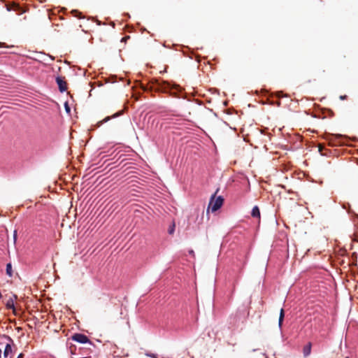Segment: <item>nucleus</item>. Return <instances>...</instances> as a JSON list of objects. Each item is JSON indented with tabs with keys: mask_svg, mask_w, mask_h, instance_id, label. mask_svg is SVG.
Segmentation results:
<instances>
[{
	"mask_svg": "<svg viewBox=\"0 0 358 358\" xmlns=\"http://www.w3.org/2000/svg\"><path fill=\"white\" fill-rule=\"evenodd\" d=\"M150 83L152 87H155L157 91L169 93L173 96L180 97L182 93V88L176 83L159 79H152Z\"/></svg>",
	"mask_w": 358,
	"mask_h": 358,
	"instance_id": "1",
	"label": "nucleus"
},
{
	"mask_svg": "<svg viewBox=\"0 0 358 358\" xmlns=\"http://www.w3.org/2000/svg\"><path fill=\"white\" fill-rule=\"evenodd\" d=\"M218 190H217L210 197V201L207 208L206 213L209 214L210 210L212 213H215L218 210L224 203V197L222 196H218L215 199V194Z\"/></svg>",
	"mask_w": 358,
	"mask_h": 358,
	"instance_id": "2",
	"label": "nucleus"
},
{
	"mask_svg": "<svg viewBox=\"0 0 358 358\" xmlns=\"http://www.w3.org/2000/svg\"><path fill=\"white\" fill-rule=\"evenodd\" d=\"M331 138H328L329 145L331 146L343 145L345 143L342 141L343 138L348 139L347 136L342 134H329Z\"/></svg>",
	"mask_w": 358,
	"mask_h": 358,
	"instance_id": "3",
	"label": "nucleus"
},
{
	"mask_svg": "<svg viewBox=\"0 0 358 358\" xmlns=\"http://www.w3.org/2000/svg\"><path fill=\"white\" fill-rule=\"evenodd\" d=\"M71 340L81 344L93 345L90 338L83 334L76 333L71 336Z\"/></svg>",
	"mask_w": 358,
	"mask_h": 358,
	"instance_id": "4",
	"label": "nucleus"
},
{
	"mask_svg": "<svg viewBox=\"0 0 358 358\" xmlns=\"http://www.w3.org/2000/svg\"><path fill=\"white\" fill-rule=\"evenodd\" d=\"M1 337L8 341L3 350V357L6 358L12 352V345H14V341L10 336L6 334L2 335Z\"/></svg>",
	"mask_w": 358,
	"mask_h": 358,
	"instance_id": "5",
	"label": "nucleus"
},
{
	"mask_svg": "<svg viewBox=\"0 0 358 358\" xmlns=\"http://www.w3.org/2000/svg\"><path fill=\"white\" fill-rule=\"evenodd\" d=\"M56 83L58 85V88L60 92L63 93L66 91V83L62 77L57 76L56 78Z\"/></svg>",
	"mask_w": 358,
	"mask_h": 358,
	"instance_id": "6",
	"label": "nucleus"
},
{
	"mask_svg": "<svg viewBox=\"0 0 358 358\" xmlns=\"http://www.w3.org/2000/svg\"><path fill=\"white\" fill-rule=\"evenodd\" d=\"M312 343L308 342L303 348V355L304 357H308L311 353Z\"/></svg>",
	"mask_w": 358,
	"mask_h": 358,
	"instance_id": "7",
	"label": "nucleus"
},
{
	"mask_svg": "<svg viewBox=\"0 0 358 358\" xmlns=\"http://www.w3.org/2000/svg\"><path fill=\"white\" fill-rule=\"evenodd\" d=\"M123 114V111L122 110H120L116 113H115L114 115H113L112 116H108L106 117H105L102 121H101V124L103 123H105V122H107L108 121H109L110 120H111L112 118H115V117H117L120 115H122Z\"/></svg>",
	"mask_w": 358,
	"mask_h": 358,
	"instance_id": "8",
	"label": "nucleus"
},
{
	"mask_svg": "<svg viewBox=\"0 0 358 358\" xmlns=\"http://www.w3.org/2000/svg\"><path fill=\"white\" fill-rule=\"evenodd\" d=\"M285 318V311L283 308L280 309L279 319H278V327L282 330V322Z\"/></svg>",
	"mask_w": 358,
	"mask_h": 358,
	"instance_id": "9",
	"label": "nucleus"
},
{
	"mask_svg": "<svg viewBox=\"0 0 358 358\" xmlns=\"http://www.w3.org/2000/svg\"><path fill=\"white\" fill-rule=\"evenodd\" d=\"M251 215L253 217H255V218H259L260 217V210H259V208L257 206H255L252 209V211H251Z\"/></svg>",
	"mask_w": 358,
	"mask_h": 358,
	"instance_id": "10",
	"label": "nucleus"
},
{
	"mask_svg": "<svg viewBox=\"0 0 358 358\" xmlns=\"http://www.w3.org/2000/svg\"><path fill=\"white\" fill-rule=\"evenodd\" d=\"M6 273L8 276H9V277L13 276L12 264L10 262H9L6 264Z\"/></svg>",
	"mask_w": 358,
	"mask_h": 358,
	"instance_id": "11",
	"label": "nucleus"
},
{
	"mask_svg": "<svg viewBox=\"0 0 358 358\" xmlns=\"http://www.w3.org/2000/svg\"><path fill=\"white\" fill-rule=\"evenodd\" d=\"M175 229H176L175 222L173 221L168 228L169 234H170V235L173 234V233L175 231Z\"/></svg>",
	"mask_w": 358,
	"mask_h": 358,
	"instance_id": "12",
	"label": "nucleus"
},
{
	"mask_svg": "<svg viewBox=\"0 0 358 358\" xmlns=\"http://www.w3.org/2000/svg\"><path fill=\"white\" fill-rule=\"evenodd\" d=\"M6 306L8 309H14L15 305L13 300L12 299H9L6 303Z\"/></svg>",
	"mask_w": 358,
	"mask_h": 358,
	"instance_id": "13",
	"label": "nucleus"
},
{
	"mask_svg": "<svg viewBox=\"0 0 358 358\" xmlns=\"http://www.w3.org/2000/svg\"><path fill=\"white\" fill-rule=\"evenodd\" d=\"M20 8V6L15 3H13V6H10V5H6V10L8 11H10L11 10H18Z\"/></svg>",
	"mask_w": 358,
	"mask_h": 358,
	"instance_id": "14",
	"label": "nucleus"
},
{
	"mask_svg": "<svg viewBox=\"0 0 358 358\" xmlns=\"http://www.w3.org/2000/svg\"><path fill=\"white\" fill-rule=\"evenodd\" d=\"M64 109H65L66 113L70 114V113H71V108H70L68 102H65L64 103Z\"/></svg>",
	"mask_w": 358,
	"mask_h": 358,
	"instance_id": "15",
	"label": "nucleus"
},
{
	"mask_svg": "<svg viewBox=\"0 0 358 358\" xmlns=\"http://www.w3.org/2000/svg\"><path fill=\"white\" fill-rule=\"evenodd\" d=\"M275 94V96L277 97H278V98H280V97H282V96H286V95H285L283 94V92H281V91L276 92Z\"/></svg>",
	"mask_w": 358,
	"mask_h": 358,
	"instance_id": "16",
	"label": "nucleus"
},
{
	"mask_svg": "<svg viewBox=\"0 0 358 358\" xmlns=\"http://www.w3.org/2000/svg\"><path fill=\"white\" fill-rule=\"evenodd\" d=\"M72 13L73 14L74 16L76 17H80V15L81 14L78 10H72Z\"/></svg>",
	"mask_w": 358,
	"mask_h": 358,
	"instance_id": "17",
	"label": "nucleus"
},
{
	"mask_svg": "<svg viewBox=\"0 0 358 358\" xmlns=\"http://www.w3.org/2000/svg\"><path fill=\"white\" fill-rule=\"evenodd\" d=\"M139 85H140L141 89H142L143 91L148 90V87L145 85H144L143 84L139 83Z\"/></svg>",
	"mask_w": 358,
	"mask_h": 358,
	"instance_id": "18",
	"label": "nucleus"
},
{
	"mask_svg": "<svg viewBox=\"0 0 358 358\" xmlns=\"http://www.w3.org/2000/svg\"><path fill=\"white\" fill-rule=\"evenodd\" d=\"M146 355L152 358H157V356L155 354H146Z\"/></svg>",
	"mask_w": 358,
	"mask_h": 358,
	"instance_id": "19",
	"label": "nucleus"
},
{
	"mask_svg": "<svg viewBox=\"0 0 358 358\" xmlns=\"http://www.w3.org/2000/svg\"><path fill=\"white\" fill-rule=\"evenodd\" d=\"M247 262H248V257L247 256L245 257V259L243 261V264H242V268L241 269L245 266V264H247Z\"/></svg>",
	"mask_w": 358,
	"mask_h": 358,
	"instance_id": "20",
	"label": "nucleus"
},
{
	"mask_svg": "<svg viewBox=\"0 0 358 358\" xmlns=\"http://www.w3.org/2000/svg\"><path fill=\"white\" fill-rule=\"evenodd\" d=\"M130 38V36H125V37H123L121 39V41L122 42H124V41H126L127 39Z\"/></svg>",
	"mask_w": 358,
	"mask_h": 358,
	"instance_id": "21",
	"label": "nucleus"
},
{
	"mask_svg": "<svg viewBox=\"0 0 358 358\" xmlns=\"http://www.w3.org/2000/svg\"><path fill=\"white\" fill-rule=\"evenodd\" d=\"M271 104L274 105L276 104L278 106H280V101H278L276 102H271Z\"/></svg>",
	"mask_w": 358,
	"mask_h": 358,
	"instance_id": "22",
	"label": "nucleus"
},
{
	"mask_svg": "<svg viewBox=\"0 0 358 358\" xmlns=\"http://www.w3.org/2000/svg\"><path fill=\"white\" fill-rule=\"evenodd\" d=\"M347 98V96L346 95H341L340 96V99L341 100H344Z\"/></svg>",
	"mask_w": 358,
	"mask_h": 358,
	"instance_id": "23",
	"label": "nucleus"
},
{
	"mask_svg": "<svg viewBox=\"0 0 358 358\" xmlns=\"http://www.w3.org/2000/svg\"><path fill=\"white\" fill-rule=\"evenodd\" d=\"M6 47V44L4 43L0 42V48H5Z\"/></svg>",
	"mask_w": 358,
	"mask_h": 358,
	"instance_id": "24",
	"label": "nucleus"
},
{
	"mask_svg": "<svg viewBox=\"0 0 358 358\" xmlns=\"http://www.w3.org/2000/svg\"><path fill=\"white\" fill-rule=\"evenodd\" d=\"M24 357V354L23 353H20L17 358H23Z\"/></svg>",
	"mask_w": 358,
	"mask_h": 358,
	"instance_id": "25",
	"label": "nucleus"
},
{
	"mask_svg": "<svg viewBox=\"0 0 358 358\" xmlns=\"http://www.w3.org/2000/svg\"><path fill=\"white\" fill-rule=\"evenodd\" d=\"M189 253L190 255H194V250H189Z\"/></svg>",
	"mask_w": 358,
	"mask_h": 358,
	"instance_id": "26",
	"label": "nucleus"
},
{
	"mask_svg": "<svg viewBox=\"0 0 358 358\" xmlns=\"http://www.w3.org/2000/svg\"><path fill=\"white\" fill-rule=\"evenodd\" d=\"M13 238H14V240L16 239V231H14Z\"/></svg>",
	"mask_w": 358,
	"mask_h": 358,
	"instance_id": "27",
	"label": "nucleus"
},
{
	"mask_svg": "<svg viewBox=\"0 0 358 358\" xmlns=\"http://www.w3.org/2000/svg\"><path fill=\"white\" fill-rule=\"evenodd\" d=\"M1 355H2V350H1V349L0 348V358H1Z\"/></svg>",
	"mask_w": 358,
	"mask_h": 358,
	"instance_id": "28",
	"label": "nucleus"
},
{
	"mask_svg": "<svg viewBox=\"0 0 358 358\" xmlns=\"http://www.w3.org/2000/svg\"><path fill=\"white\" fill-rule=\"evenodd\" d=\"M50 60H51V61H53V60H54V57H52V56H50Z\"/></svg>",
	"mask_w": 358,
	"mask_h": 358,
	"instance_id": "29",
	"label": "nucleus"
},
{
	"mask_svg": "<svg viewBox=\"0 0 358 358\" xmlns=\"http://www.w3.org/2000/svg\"><path fill=\"white\" fill-rule=\"evenodd\" d=\"M2 298V294L0 292V299Z\"/></svg>",
	"mask_w": 358,
	"mask_h": 358,
	"instance_id": "30",
	"label": "nucleus"
},
{
	"mask_svg": "<svg viewBox=\"0 0 358 358\" xmlns=\"http://www.w3.org/2000/svg\"><path fill=\"white\" fill-rule=\"evenodd\" d=\"M98 25H100L101 24V22H97Z\"/></svg>",
	"mask_w": 358,
	"mask_h": 358,
	"instance_id": "31",
	"label": "nucleus"
},
{
	"mask_svg": "<svg viewBox=\"0 0 358 358\" xmlns=\"http://www.w3.org/2000/svg\"><path fill=\"white\" fill-rule=\"evenodd\" d=\"M319 151H320V152H321V151H322V150H321V148H320V147L319 148Z\"/></svg>",
	"mask_w": 358,
	"mask_h": 358,
	"instance_id": "32",
	"label": "nucleus"
},
{
	"mask_svg": "<svg viewBox=\"0 0 358 358\" xmlns=\"http://www.w3.org/2000/svg\"><path fill=\"white\" fill-rule=\"evenodd\" d=\"M345 358H349V357H345Z\"/></svg>",
	"mask_w": 358,
	"mask_h": 358,
	"instance_id": "33",
	"label": "nucleus"
}]
</instances>
